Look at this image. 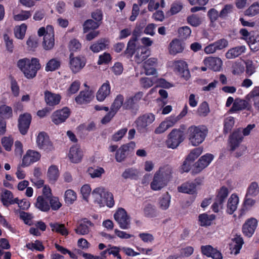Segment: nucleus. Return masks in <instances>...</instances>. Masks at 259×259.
Here are the masks:
<instances>
[{
  "instance_id": "obj_32",
  "label": "nucleus",
  "mask_w": 259,
  "mask_h": 259,
  "mask_svg": "<svg viewBox=\"0 0 259 259\" xmlns=\"http://www.w3.org/2000/svg\"><path fill=\"white\" fill-rule=\"evenodd\" d=\"M179 192L194 194L196 193V185L193 182H186L179 187Z\"/></svg>"
},
{
  "instance_id": "obj_15",
  "label": "nucleus",
  "mask_w": 259,
  "mask_h": 259,
  "mask_svg": "<svg viewBox=\"0 0 259 259\" xmlns=\"http://www.w3.org/2000/svg\"><path fill=\"white\" fill-rule=\"evenodd\" d=\"M208 131H193L189 135V139L194 146L199 145L203 142Z\"/></svg>"
},
{
  "instance_id": "obj_44",
  "label": "nucleus",
  "mask_w": 259,
  "mask_h": 259,
  "mask_svg": "<svg viewBox=\"0 0 259 259\" xmlns=\"http://www.w3.org/2000/svg\"><path fill=\"white\" fill-rule=\"evenodd\" d=\"M15 212L19 213L20 219L23 220L25 224L28 225L29 226L32 225V223L31 222V220L33 218V216L32 215V214L20 210H16Z\"/></svg>"
},
{
  "instance_id": "obj_33",
  "label": "nucleus",
  "mask_w": 259,
  "mask_h": 259,
  "mask_svg": "<svg viewBox=\"0 0 259 259\" xmlns=\"http://www.w3.org/2000/svg\"><path fill=\"white\" fill-rule=\"evenodd\" d=\"M93 97V96L91 91H81L75 98V101L78 104H82L90 102Z\"/></svg>"
},
{
  "instance_id": "obj_61",
  "label": "nucleus",
  "mask_w": 259,
  "mask_h": 259,
  "mask_svg": "<svg viewBox=\"0 0 259 259\" xmlns=\"http://www.w3.org/2000/svg\"><path fill=\"white\" fill-rule=\"evenodd\" d=\"M194 252V248L192 246H187L184 248H182L180 250L179 257H189L193 254Z\"/></svg>"
},
{
  "instance_id": "obj_26",
  "label": "nucleus",
  "mask_w": 259,
  "mask_h": 259,
  "mask_svg": "<svg viewBox=\"0 0 259 259\" xmlns=\"http://www.w3.org/2000/svg\"><path fill=\"white\" fill-rule=\"evenodd\" d=\"M49 226L51 228V230L53 232L60 234L62 236H66L69 234V232L65 227L64 224H60L58 222H51L49 223Z\"/></svg>"
},
{
  "instance_id": "obj_6",
  "label": "nucleus",
  "mask_w": 259,
  "mask_h": 259,
  "mask_svg": "<svg viewBox=\"0 0 259 259\" xmlns=\"http://www.w3.org/2000/svg\"><path fill=\"white\" fill-rule=\"evenodd\" d=\"M114 218L119 224L120 228L127 229L130 227V217L124 208H118L114 214Z\"/></svg>"
},
{
  "instance_id": "obj_56",
  "label": "nucleus",
  "mask_w": 259,
  "mask_h": 259,
  "mask_svg": "<svg viewBox=\"0 0 259 259\" xmlns=\"http://www.w3.org/2000/svg\"><path fill=\"white\" fill-rule=\"evenodd\" d=\"M49 203L51 208L53 210H57L59 209L62 206L61 203L59 200V198L57 197L52 196L49 199Z\"/></svg>"
},
{
  "instance_id": "obj_49",
  "label": "nucleus",
  "mask_w": 259,
  "mask_h": 259,
  "mask_svg": "<svg viewBox=\"0 0 259 259\" xmlns=\"http://www.w3.org/2000/svg\"><path fill=\"white\" fill-rule=\"evenodd\" d=\"M123 100L124 98L122 95H118L114 100V102L112 104L111 110L116 114L117 111L123 105Z\"/></svg>"
},
{
  "instance_id": "obj_39",
  "label": "nucleus",
  "mask_w": 259,
  "mask_h": 259,
  "mask_svg": "<svg viewBox=\"0 0 259 259\" xmlns=\"http://www.w3.org/2000/svg\"><path fill=\"white\" fill-rule=\"evenodd\" d=\"M143 212L144 216L147 218H154L157 215L156 207L149 203L145 205L143 208Z\"/></svg>"
},
{
  "instance_id": "obj_19",
  "label": "nucleus",
  "mask_w": 259,
  "mask_h": 259,
  "mask_svg": "<svg viewBox=\"0 0 259 259\" xmlns=\"http://www.w3.org/2000/svg\"><path fill=\"white\" fill-rule=\"evenodd\" d=\"M44 96L46 104L51 108H53L55 106L59 104L61 98L60 95L53 93L49 91L45 92Z\"/></svg>"
},
{
  "instance_id": "obj_12",
  "label": "nucleus",
  "mask_w": 259,
  "mask_h": 259,
  "mask_svg": "<svg viewBox=\"0 0 259 259\" xmlns=\"http://www.w3.org/2000/svg\"><path fill=\"white\" fill-rule=\"evenodd\" d=\"M203 63L208 68L214 71H220L223 65L221 59L217 57H206L203 60Z\"/></svg>"
},
{
  "instance_id": "obj_35",
  "label": "nucleus",
  "mask_w": 259,
  "mask_h": 259,
  "mask_svg": "<svg viewBox=\"0 0 259 259\" xmlns=\"http://www.w3.org/2000/svg\"><path fill=\"white\" fill-rule=\"evenodd\" d=\"M139 171L136 168L130 167L125 169L122 172L121 176L124 179H130L136 180L138 179Z\"/></svg>"
},
{
  "instance_id": "obj_51",
  "label": "nucleus",
  "mask_w": 259,
  "mask_h": 259,
  "mask_svg": "<svg viewBox=\"0 0 259 259\" xmlns=\"http://www.w3.org/2000/svg\"><path fill=\"white\" fill-rule=\"evenodd\" d=\"M178 117L170 118L169 119L162 122L159 125L158 128L161 130H167L172 127L178 121Z\"/></svg>"
},
{
  "instance_id": "obj_4",
  "label": "nucleus",
  "mask_w": 259,
  "mask_h": 259,
  "mask_svg": "<svg viewBox=\"0 0 259 259\" xmlns=\"http://www.w3.org/2000/svg\"><path fill=\"white\" fill-rule=\"evenodd\" d=\"M229 195V190L225 186H222L217 192L214 202L211 208L214 212H218L220 209H222L224 203Z\"/></svg>"
},
{
  "instance_id": "obj_29",
  "label": "nucleus",
  "mask_w": 259,
  "mask_h": 259,
  "mask_svg": "<svg viewBox=\"0 0 259 259\" xmlns=\"http://www.w3.org/2000/svg\"><path fill=\"white\" fill-rule=\"evenodd\" d=\"M215 214L208 215L206 213L200 214L198 216V221L201 226L207 227L211 225L212 222L215 219Z\"/></svg>"
},
{
  "instance_id": "obj_28",
  "label": "nucleus",
  "mask_w": 259,
  "mask_h": 259,
  "mask_svg": "<svg viewBox=\"0 0 259 259\" xmlns=\"http://www.w3.org/2000/svg\"><path fill=\"white\" fill-rule=\"evenodd\" d=\"M239 202V198L237 195L232 194L229 198L227 203V211L229 214H232L236 210Z\"/></svg>"
},
{
  "instance_id": "obj_16",
  "label": "nucleus",
  "mask_w": 259,
  "mask_h": 259,
  "mask_svg": "<svg viewBox=\"0 0 259 259\" xmlns=\"http://www.w3.org/2000/svg\"><path fill=\"white\" fill-rule=\"evenodd\" d=\"M69 58L70 68L73 72L79 71L85 65V60L83 57H74L73 54L71 53Z\"/></svg>"
},
{
  "instance_id": "obj_34",
  "label": "nucleus",
  "mask_w": 259,
  "mask_h": 259,
  "mask_svg": "<svg viewBox=\"0 0 259 259\" xmlns=\"http://www.w3.org/2000/svg\"><path fill=\"white\" fill-rule=\"evenodd\" d=\"M232 241L234 245L231 248L232 252L235 254H237L240 252L242 245L244 244L243 238L241 235L236 234L234 238L232 239Z\"/></svg>"
},
{
  "instance_id": "obj_50",
  "label": "nucleus",
  "mask_w": 259,
  "mask_h": 259,
  "mask_svg": "<svg viewBox=\"0 0 259 259\" xmlns=\"http://www.w3.org/2000/svg\"><path fill=\"white\" fill-rule=\"evenodd\" d=\"M1 117L4 118H9L12 116L13 112L11 107L6 105H3L0 106Z\"/></svg>"
},
{
  "instance_id": "obj_9",
  "label": "nucleus",
  "mask_w": 259,
  "mask_h": 259,
  "mask_svg": "<svg viewBox=\"0 0 259 259\" xmlns=\"http://www.w3.org/2000/svg\"><path fill=\"white\" fill-rule=\"evenodd\" d=\"M243 139L241 131H234L229 136L228 139V146L229 147V150L231 152L234 151L239 146Z\"/></svg>"
},
{
  "instance_id": "obj_18",
  "label": "nucleus",
  "mask_w": 259,
  "mask_h": 259,
  "mask_svg": "<svg viewBox=\"0 0 259 259\" xmlns=\"http://www.w3.org/2000/svg\"><path fill=\"white\" fill-rule=\"evenodd\" d=\"M36 143L38 147L44 150H50L52 147L49 137L44 132H40L37 137Z\"/></svg>"
},
{
  "instance_id": "obj_53",
  "label": "nucleus",
  "mask_w": 259,
  "mask_h": 259,
  "mask_svg": "<svg viewBox=\"0 0 259 259\" xmlns=\"http://www.w3.org/2000/svg\"><path fill=\"white\" fill-rule=\"evenodd\" d=\"M170 201V196L168 192H166L159 200L160 207L163 210L167 209L169 207Z\"/></svg>"
},
{
  "instance_id": "obj_10",
  "label": "nucleus",
  "mask_w": 259,
  "mask_h": 259,
  "mask_svg": "<svg viewBox=\"0 0 259 259\" xmlns=\"http://www.w3.org/2000/svg\"><path fill=\"white\" fill-rule=\"evenodd\" d=\"M70 114L69 109L67 107H65L53 112L51 117L52 122L54 124L58 125L65 121L66 119L69 116Z\"/></svg>"
},
{
  "instance_id": "obj_47",
  "label": "nucleus",
  "mask_w": 259,
  "mask_h": 259,
  "mask_svg": "<svg viewBox=\"0 0 259 259\" xmlns=\"http://www.w3.org/2000/svg\"><path fill=\"white\" fill-rule=\"evenodd\" d=\"M61 64L59 60L56 58L51 59L46 65V70L47 71H53L59 68Z\"/></svg>"
},
{
  "instance_id": "obj_7",
  "label": "nucleus",
  "mask_w": 259,
  "mask_h": 259,
  "mask_svg": "<svg viewBox=\"0 0 259 259\" xmlns=\"http://www.w3.org/2000/svg\"><path fill=\"white\" fill-rule=\"evenodd\" d=\"M136 146L134 142H131L126 144L122 145L116 151L115 155V159L118 162L124 161L127 155L130 148L134 149Z\"/></svg>"
},
{
  "instance_id": "obj_58",
  "label": "nucleus",
  "mask_w": 259,
  "mask_h": 259,
  "mask_svg": "<svg viewBox=\"0 0 259 259\" xmlns=\"http://www.w3.org/2000/svg\"><path fill=\"white\" fill-rule=\"evenodd\" d=\"M81 48V44L79 41L76 39L71 40L69 44V49L71 53L77 52L80 50Z\"/></svg>"
},
{
  "instance_id": "obj_55",
  "label": "nucleus",
  "mask_w": 259,
  "mask_h": 259,
  "mask_svg": "<svg viewBox=\"0 0 259 259\" xmlns=\"http://www.w3.org/2000/svg\"><path fill=\"white\" fill-rule=\"evenodd\" d=\"M198 114L200 116L205 117L208 115L210 112L208 104L206 102H203L201 104L197 109Z\"/></svg>"
},
{
  "instance_id": "obj_37",
  "label": "nucleus",
  "mask_w": 259,
  "mask_h": 259,
  "mask_svg": "<svg viewBox=\"0 0 259 259\" xmlns=\"http://www.w3.org/2000/svg\"><path fill=\"white\" fill-rule=\"evenodd\" d=\"M135 30L133 32V37L128 42L127 48L125 51L126 54L132 57L135 52H136L135 41L137 40L138 34Z\"/></svg>"
},
{
  "instance_id": "obj_40",
  "label": "nucleus",
  "mask_w": 259,
  "mask_h": 259,
  "mask_svg": "<svg viewBox=\"0 0 259 259\" xmlns=\"http://www.w3.org/2000/svg\"><path fill=\"white\" fill-rule=\"evenodd\" d=\"M178 132V131H171L168 135V138L166 141L167 147L175 149L178 146V138L176 135Z\"/></svg>"
},
{
  "instance_id": "obj_54",
  "label": "nucleus",
  "mask_w": 259,
  "mask_h": 259,
  "mask_svg": "<svg viewBox=\"0 0 259 259\" xmlns=\"http://www.w3.org/2000/svg\"><path fill=\"white\" fill-rule=\"evenodd\" d=\"M259 14V3H254L252 4L245 11V15L253 16Z\"/></svg>"
},
{
  "instance_id": "obj_1",
  "label": "nucleus",
  "mask_w": 259,
  "mask_h": 259,
  "mask_svg": "<svg viewBox=\"0 0 259 259\" xmlns=\"http://www.w3.org/2000/svg\"><path fill=\"white\" fill-rule=\"evenodd\" d=\"M172 168L169 165H165L159 168L154 175L153 181L150 184L152 190L158 191L167 185L171 178Z\"/></svg>"
},
{
  "instance_id": "obj_38",
  "label": "nucleus",
  "mask_w": 259,
  "mask_h": 259,
  "mask_svg": "<svg viewBox=\"0 0 259 259\" xmlns=\"http://www.w3.org/2000/svg\"><path fill=\"white\" fill-rule=\"evenodd\" d=\"M47 176L50 183H55L59 176L58 167L55 165L50 166L48 168Z\"/></svg>"
},
{
  "instance_id": "obj_2",
  "label": "nucleus",
  "mask_w": 259,
  "mask_h": 259,
  "mask_svg": "<svg viewBox=\"0 0 259 259\" xmlns=\"http://www.w3.org/2000/svg\"><path fill=\"white\" fill-rule=\"evenodd\" d=\"M17 65L27 78L35 77L37 70L40 68L38 60L36 58H32L31 61L27 58L19 60Z\"/></svg>"
},
{
  "instance_id": "obj_21",
  "label": "nucleus",
  "mask_w": 259,
  "mask_h": 259,
  "mask_svg": "<svg viewBox=\"0 0 259 259\" xmlns=\"http://www.w3.org/2000/svg\"><path fill=\"white\" fill-rule=\"evenodd\" d=\"M81 223L75 229V232L76 234L84 235L88 234L90 232V226H93V223L87 218L82 220Z\"/></svg>"
},
{
  "instance_id": "obj_41",
  "label": "nucleus",
  "mask_w": 259,
  "mask_h": 259,
  "mask_svg": "<svg viewBox=\"0 0 259 259\" xmlns=\"http://www.w3.org/2000/svg\"><path fill=\"white\" fill-rule=\"evenodd\" d=\"M108 41L105 39H101L97 42L91 45L90 49L94 53H98L105 50L108 46Z\"/></svg>"
},
{
  "instance_id": "obj_59",
  "label": "nucleus",
  "mask_w": 259,
  "mask_h": 259,
  "mask_svg": "<svg viewBox=\"0 0 259 259\" xmlns=\"http://www.w3.org/2000/svg\"><path fill=\"white\" fill-rule=\"evenodd\" d=\"M1 142L3 146L6 151H10L11 150L13 141L11 138L7 137H3L2 139Z\"/></svg>"
},
{
  "instance_id": "obj_31",
  "label": "nucleus",
  "mask_w": 259,
  "mask_h": 259,
  "mask_svg": "<svg viewBox=\"0 0 259 259\" xmlns=\"http://www.w3.org/2000/svg\"><path fill=\"white\" fill-rule=\"evenodd\" d=\"M179 77L185 80L190 78V73L188 68V64L185 61H179Z\"/></svg>"
},
{
  "instance_id": "obj_48",
  "label": "nucleus",
  "mask_w": 259,
  "mask_h": 259,
  "mask_svg": "<svg viewBox=\"0 0 259 259\" xmlns=\"http://www.w3.org/2000/svg\"><path fill=\"white\" fill-rule=\"evenodd\" d=\"M259 193V187L258 184L256 182H252L248 186L247 192L246 196H256Z\"/></svg>"
},
{
  "instance_id": "obj_14",
  "label": "nucleus",
  "mask_w": 259,
  "mask_h": 259,
  "mask_svg": "<svg viewBox=\"0 0 259 259\" xmlns=\"http://www.w3.org/2000/svg\"><path fill=\"white\" fill-rule=\"evenodd\" d=\"M55 45L53 28L52 26H47V33L45 35L43 41V47L46 50L52 49Z\"/></svg>"
},
{
  "instance_id": "obj_45",
  "label": "nucleus",
  "mask_w": 259,
  "mask_h": 259,
  "mask_svg": "<svg viewBox=\"0 0 259 259\" xmlns=\"http://www.w3.org/2000/svg\"><path fill=\"white\" fill-rule=\"evenodd\" d=\"M101 25L100 22L94 21L92 19L86 20L83 24L84 32H87L90 30H94L98 28Z\"/></svg>"
},
{
  "instance_id": "obj_27",
  "label": "nucleus",
  "mask_w": 259,
  "mask_h": 259,
  "mask_svg": "<svg viewBox=\"0 0 259 259\" xmlns=\"http://www.w3.org/2000/svg\"><path fill=\"white\" fill-rule=\"evenodd\" d=\"M31 121V116L30 114L24 113L21 114L18 119V126L20 130H27L29 127Z\"/></svg>"
},
{
  "instance_id": "obj_8",
  "label": "nucleus",
  "mask_w": 259,
  "mask_h": 259,
  "mask_svg": "<svg viewBox=\"0 0 259 259\" xmlns=\"http://www.w3.org/2000/svg\"><path fill=\"white\" fill-rule=\"evenodd\" d=\"M257 224V220L254 218L246 220L242 227L243 235L248 238L252 237L256 229Z\"/></svg>"
},
{
  "instance_id": "obj_62",
  "label": "nucleus",
  "mask_w": 259,
  "mask_h": 259,
  "mask_svg": "<svg viewBox=\"0 0 259 259\" xmlns=\"http://www.w3.org/2000/svg\"><path fill=\"white\" fill-rule=\"evenodd\" d=\"M191 33V30L188 26H183L179 28V37L183 39L187 38Z\"/></svg>"
},
{
  "instance_id": "obj_11",
  "label": "nucleus",
  "mask_w": 259,
  "mask_h": 259,
  "mask_svg": "<svg viewBox=\"0 0 259 259\" xmlns=\"http://www.w3.org/2000/svg\"><path fill=\"white\" fill-rule=\"evenodd\" d=\"M41 157L40 154L33 150H28L23 156L22 162V166L26 167L38 161Z\"/></svg>"
},
{
  "instance_id": "obj_24",
  "label": "nucleus",
  "mask_w": 259,
  "mask_h": 259,
  "mask_svg": "<svg viewBox=\"0 0 259 259\" xmlns=\"http://www.w3.org/2000/svg\"><path fill=\"white\" fill-rule=\"evenodd\" d=\"M110 87L109 82L107 81L103 83L98 91L96 95L97 99L99 101H103L110 94Z\"/></svg>"
},
{
  "instance_id": "obj_36",
  "label": "nucleus",
  "mask_w": 259,
  "mask_h": 259,
  "mask_svg": "<svg viewBox=\"0 0 259 259\" xmlns=\"http://www.w3.org/2000/svg\"><path fill=\"white\" fill-rule=\"evenodd\" d=\"M248 103L244 100L236 99L233 104V106L230 109L229 112L233 113L241 111L246 108Z\"/></svg>"
},
{
  "instance_id": "obj_46",
  "label": "nucleus",
  "mask_w": 259,
  "mask_h": 259,
  "mask_svg": "<svg viewBox=\"0 0 259 259\" xmlns=\"http://www.w3.org/2000/svg\"><path fill=\"white\" fill-rule=\"evenodd\" d=\"M65 201L68 205L72 204L76 200L77 196L76 193L72 190H67L64 195Z\"/></svg>"
},
{
  "instance_id": "obj_17",
  "label": "nucleus",
  "mask_w": 259,
  "mask_h": 259,
  "mask_svg": "<svg viewBox=\"0 0 259 259\" xmlns=\"http://www.w3.org/2000/svg\"><path fill=\"white\" fill-rule=\"evenodd\" d=\"M155 119L154 115L152 114H144L138 118L135 123L138 128H146Z\"/></svg>"
},
{
  "instance_id": "obj_42",
  "label": "nucleus",
  "mask_w": 259,
  "mask_h": 259,
  "mask_svg": "<svg viewBox=\"0 0 259 259\" xmlns=\"http://www.w3.org/2000/svg\"><path fill=\"white\" fill-rule=\"evenodd\" d=\"M203 17L201 15L193 14L187 17L188 23L192 26L197 27L202 24Z\"/></svg>"
},
{
  "instance_id": "obj_52",
  "label": "nucleus",
  "mask_w": 259,
  "mask_h": 259,
  "mask_svg": "<svg viewBox=\"0 0 259 259\" xmlns=\"http://www.w3.org/2000/svg\"><path fill=\"white\" fill-rule=\"evenodd\" d=\"M27 26L25 24H22L20 26H16L14 28V33L15 36L19 39H23L24 37Z\"/></svg>"
},
{
  "instance_id": "obj_3",
  "label": "nucleus",
  "mask_w": 259,
  "mask_h": 259,
  "mask_svg": "<svg viewBox=\"0 0 259 259\" xmlns=\"http://www.w3.org/2000/svg\"><path fill=\"white\" fill-rule=\"evenodd\" d=\"M92 195L95 199V202L101 207L106 205L111 208L114 205L113 194L111 192L105 191L103 188H95L92 192Z\"/></svg>"
},
{
  "instance_id": "obj_57",
  "label": "nucleus",
  "mask_w": 259,
  "mask_h": 259,
  "mask_svg": "<svg viewBox=\"0 0 259 259\" xmlns=\"http://www.w3.org/2000/svg\"><path fill=\"white\" fill-rule=\"evenodd\" d=\"M169 53L170 55H176L178 53V39L175 38L169 44L168 47Z\"/></svg>"
},
{
  "instance_id": "obj_43",
  "label": "nucleus",
  "mask_w": 259,
  "mask_h": 259,
  "mask_svg": "<svg viewBox=\"0 0 259 259\" xmlns=\"http://www.w3.org/2000/svg\"><path fill=\"white\" fill-rule=\"evenodd\" d=\"M202 151L203 148L202 147H199L194 148L188 154L185 160L193 163L200 155Z\"/></svg>"
},
{
  "instance_id": "obj_63",
  "label": "nucleus",
  "mask_w": 259,
  "mask_h": 259,
  "mask_svg": "<svg viewBox=\"0 0 259 259\" xmlns=\"http://www.w3.org/2000/svg\"><path fill=\"white\" fill-rule=\"evenodd\" d=\"M246 73L248 76H251L255 72V67L252 61L248 60L245 62Z\"/></svg>"
},
{
  "instance_id": "obj_25",
  "label": "nucleus",
  "mask_w": 259,
  "mask_h": 259,
  "mask_svg": "<svg viewBox=\"0 0 259 259\" xmlns=\"http://www.w3.org/2000/svg\"><path fill=\"white\" fill-rule=\"evenodd\" d=\"M246 48L244 46H240L229 49L226 53L227 59L235 58L245 52Z\"/></svg>"
},
{
  "instance_id": "obj_60",
  "label": "nucleus",
  "mask_w": 259,
  "mask_h": 259,
  "mask_svg": "<svg viewBox=\"0 0 259 259\" xmlns=\"http://www.w3.org/2000/svg\"><path fill=\"white\" fill-rule=\"evenodd\" d=\"M31 15L30 11H22L20 13L15 15L14 16V19L15 21H24L28 19Z\"/></svg>"
},
{
  "instance_id": "obj_64",
  "label": "nucleus",
  "mask_w": 259,
  "mask_h": 259,
  "mask_svg": "<svg viewBox=\"0 0 259 259\" xmlns=\"http://www.w3.org/2000/svg\"><path fill=\"white\" fill-rule=\"evenodd\" d=\"M139 237L145 243L152 242L154 240L153 235L148 233H141Z\"/></svg>"
},
{
  "instance_id": "obj_30",
  "label": "nucleus",
  "mask_w": 259,
  "mask_h": 259,
  "mask_svg": "<svg viewBox=\"0 0 259 259\" xmlns=\"http://www.w3.org/2000/svg\"><path fill=\"white\" fill-rule=\"evenodd\" d=\"M143 93L142 92L137 93L133 97L127 99L123 104V107L126 109L132 108L134 106L141 100Z\"/></svg>"
},
{
  "instance_id": "obj_22",
  "label": "nucleus",
  "mask_w": 259,
  "mask_h": 259,
  "mask_svg": "<svg viewBox=\"0 0 259 259\" xmlns=\"http://www.w3.org/2000/svg\"><path fill=\"white\" fill-rule=\"evenodd\" d=\"M49 199L44 196H38L34 204L36 208L42 212H48L50 210Z\"/></svg>"
},
{
  "instance_id": "obj_23",
  "label": "nucleus",
  "mask_w": 259,
  "mask_h": 259,
  "mask_svg": "<svg viewBox=\"0 0 259 259\" xmlns=\"http://www.w3.org/2000/svg\"><path fill=\"white\" fill-rule=\"evenodd\" d=\"M150 51L144 47H139L136 49L135 56V61L139 64L146 59L150 55Z\"/></svg>"
},
{
  "instance_id": "obj_13",
  "label": "nucleus",
  "mask_w": 259,
  "mask_h": 259,
  "mask_svg": "<svg viewBox=\"0 0 259 259\" xmlns=\"http://www.w3.org/2000/svg\"><path fill=\"white\" fill-rule=\"evenodd\" d=\"M1 201L3 205L8 207L11 205L17 203L18 198H14L13 193L7 189H3L0 195Z\"/></svg>"
},
{
  "instance_id": "obj_5",
  "label": "nucleus",
  "mask_w": 259,
  "mask_h": 259,
  "mask_svg": "<svg viewBox=\"0 0 259 259\" xmlns=\"http://www.w3.org/2000/svg\"><path fill=\"white\" fill-rule=\"evenodd\" d=\"M213 158V155L210 153H206L201 156L194 163V167L191 172L192 175H195L200 173L210 164Z\"/></svg>"
},
{
  "instance_id": "obj_20",
  "label": "nucleus",
  "mask_w": 259,
  "mask_h": 259,
  "mask_svg": "<svg viewBox=\"0 0 259 259\" xmlns=\"http://www.w3.org/2000/svg\"><path fill=\"white\" fill-rule=\"evenodd\" d=\"M82 156V151L78 145H74L70 148L68 157L72 162L75 163L79 162Z\"/></svg>"
}]
</instances>
